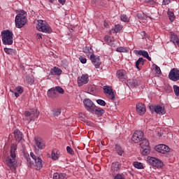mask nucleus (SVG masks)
<instances>
[{"label": "nucleus", "instance_id": "obj_1", "mask_svg": "<svg viewBox=\"0 0 179 179\" xmlns=\"http://www.w3.org/2000/svg\"><path fill=\"white\" fill-rule=\"evenodd\" d=\"M17 148L15 145L13 144L10 147V156L6 159V164L10 170H16L17 167V161L16 160V150Z\"/></svg>", "mask_w": 179, "mask_h": 179}, {"label": "nucleus", "instance_id": "obj_2", "mask_svg": "<svg viewBox=\"0 0 179 179\" xmlns=\"http://www.w3.org/2000/svg\"><path fill=\"white\" fill-rule=\"evenodd\" d=\"M1 40L4 45H12L13 44V32L10 30L1 32Z\"/></svg>", "mask_w": 179, "mask_h": 179}, {"label": "nucleus", "instance_id": "obj_3", "mask_svg": "<svg viewBox=\"0 0 179 179\" xmlns=\"http://www.w3.org/2000/svg\"><path fill=\"white\" fill-rule=\"evenodd\" d=\"M37 22L38 24H36V29L38 30V31L48 34H50L52 31L51 27H50V24H48L47 22L42 20H38Z\"/></svg>", "mask_w": 179, "mask_h": 179}, {"label": "nucleus", "instance_id": "obj_4", "mask_svg": "<svg viewBox=\"0 0 179 179\" xmlns=\"http://www.w3.org/2000/svg\"><path fill=\"white\" fill-rule=\"evenodd\" d=\"M15 22V27H17V29H22V27L27 23V18H26V16L23 14L20 13L16 15Z\"/></svg>", "mask_w": 179, "mask_h": 179}, {"label": "nucleus", "instance_id": "obj_5", "mask_svg": "<svg viewBox=\"0 0 179 179\" xmlns=\"http://www.w3.org/2000/svg\"><path fill=\"white\" fill-rule=\"evenodd\" d=\"M140 146L143 150L141 153L143 156H148L150 153V147L149 146V141L146 138H143L141 141Z\"/></svg>", "mask_w": 179, "mask_h": 179}, {"label": "nucleus", "instance_id": "obj_6", "mask_svg": "<svg viewBox=\"0 0 179 179\" xmlns=\"http://www.w3.org/2000/svg\"><path fill=\"white\" fill-rule=\"evenodd\" d=\"M30 156L33 160H34V166L36 170H41L43 169V159H41V157H37L34 155V152H31Z\"/></svg>", "mask_w": 179, "mask_h": 179}, {"label": "nucleus", "instance_id": "obj_7", "mask_svg": "<svg viewBox=\"0 0 179 179\" xmlns=\"http://www.w3.org/2000/svg\"><path fill=\"white\" fill-rule=\"evenodd\" d=\"M24 114L25 117H30L29 119H27L28 122H30V121H34L36 118H38V115H40V112L37 109H32L30 111H25Z\"/></svg>", "mask_w": 179, "mask_h": 179}, {"label": "nucleus", "instance_id": "obj_8", "mask_svg": "<svg viewBox=\"0 0 179 179\" xmlns=\"http://www.w3.org/2000/svg\"><path fill=\"white\" fill-rule=\"evenodd\" d=\"M35 148L38 149L39 150H43V149H45V141L41 137H35Z\"/></svg>", "mask_w": 179, "mask_h": 179}, {"label": "nucleus", "instance_id": "obj_9", "mask_svg": "<svg viewBox=\"0 0 179 179\" xmlns=\"http://www.w3.org/2000/svg\"><path fill=\"white\" fill-rule=\"evenodd\" d=\"M83 103L87 111H88L89 113L94 111V108L96 107V105L90 99H85L83 101Z\"/></svg>", "mask_w": 179, "mask_h": 179}, {"label": "nucleus", "instance_id": "obj_10", "mask_svg": "<svg viewBox=\"0 0 179 179\" xmlns=\"http://www.w3.org/2000/svg\"><path fill=\"white\" fill-rule=\"evenodd\" d=\"M148 162L153 167H157V169H162V167H163V162L156 157H148Z\"/></svg>", "mask_w": 179, "mask_h": 179}, {"label": "nucleus", "instance_id": "obj_11", "mask_svg": "<svg viewBox=\"0 0 179 179\" xmlns=\"http://www.w3.org/2000/svg\"><path fill=\"white\" fill-rule=\"evenodd\" d=\"M143 139V133L142 131L137 130L134 132L131 137L132 142L134 143H139Z\"/></svg>", "mask_w": 179, "mask_h": 179}, {"label": "nucleus", "instance_id": "obj_12", "mask_svg": "<svg viewBox=\"0 0 179 179\" xmlns=\"http://www.w3.org/2000/svg\"><path fill=\"white\" fill-rule=\"evenodd\" d=\"M169 78L173 82H177V80H179V70L177 69H171L169 72Z\"/></svg>", "mask_w": 179, "mask_h": 179}, {"label": "nucleus", "instance_id": "obj_13", "mask_svg": "<svg viewBox=\"0 0 179 179\" xmlns=\"http://www.w3.org/2000/svg\"><path fill=\"white\" fill-rule=\"evenodd\" d=\"M155 150L157 152H159V153H162V155H166V153H169V152H170V148H169V146L166 145L159 144L155 146Z\"/></svg>", "mask_w": 179, "mask_h": 179}, {"label": "nucleus", "instance_id": "obj_14", "mask_svg": "<svg viewBox=\"0 0 179 179\" xmlns=\"http://www.w3.org/2000/svg\"><path fill=\"white\" fill-rule=\"evenodd\" d=\"M77 82L79 87L89 83V75L83 74L81 76L78 78Z\"/></svg>", "mask_w": 179, "mask_h": 179}, {"label": "nucleus", "instance_id": "obj_15", "mask_svg": "<svg viewBox=\"0 0 179 179\" xmlns=\"http://www.w3.org/2000/svg\"><path fill=\"white\" fill-rule=\"evenodd\" d=\"M136 110L138 115H143L146 113V106L143 103H138L136 105Z\"/></svg>", "mask_w": 179, "mask_h": 179}, {"label": "nucleus", "instance_id": "obj_16", "mask_svg": "<svg viewBox=\"0 0 179 179\" xmlns=\"http://www.w3.org/2000/svg\"><path fill=\"white\" fill-rule=\"evenodd\" d=\"M104 93L106 94L107 97L110 100H115V95H114V92H113V88L110 87H105L103 88Z\"/></svg>", "mask_w": 179, "mask_h": 179}, {"label": "nucleus", "instance_id": "obj_17", "mask_svg": "<svg viewBox=\"0 0 179 179\" xmlns=\"http://www.w3.org/2000/svg\"><path fill=\"white\" fill-rule=\"evenodd\" d=\"M150 110H154L157 113V114H159L160 115H164L166 114V109H164V106H149Z\"/></svg>", "mask_w": 179, "mask_h": 179}, {"label": "nucleus", "instance_id": "obj_18", "mask_svg": "<svg viewBox=\"0 0 179 179\" xmlns=\"http://www.w3.org/2000/svg\"><path fill=\"white\" fill-rule=\"evenodd\" d=\"M116 76L122 82H123V80L128 79V76H127V71L123 69L118 70L116 73Z\"/></svg>", "mask_w": 179, "mask_h": 179}, {"label": "nucleus", "instance_id": "obj_19", "mask_svg": "<svg viewBox=\"0 0 179 179\" xmlns=\"http://www.w3.org/2000/svg\"><path fill=\"white\" fill-rule=\"evenodd\" d=\"M90 59L94 65L95 68L99 69L100 68V65H101V62H100V57L95 56L94 55H91Z\"/></svg>", "mask_w": 179, "mask_h": 179}, {"label": "nucleus", "instance_id": "obj_20", "mask_svg": "<svg viewBox=\"0 0 179 179\" xmlns=\"http://www.w3.org/2000/svg\"><path fill=\"white\" fill-rule=\"evenodd\" d=\"M50 75H52V76H59L61 75V73H62V70H61V69L55 66L52 69H50Z\"/></svg>", "mask_w": 179, "mask_h": 179}, {"label": "nucleus", "instance_id": "obj_21", "mask_svg": "<svg viewBox=\"0 0 179 179\" xmlns=\"http://www.w3.org/2000/svg\"><path fill=\"white\" fill-rule=\"evenodd\" d=\"M104 113H106V110H104V109L101 108H98L97 106H95V108H94V111L91 112L92 114H95L98 117H101V115H103Z\"/></svg>", "mask_w": 179, "mask_h": 179}, {"label": "nucleus", "instance_id": "obj_22", "mask_svg": "<svg viewBox=\"0 0 179 179\" xmlns=\"http://www.w3.org/2000/svg\"><path fill=\"white\" fill-rule=\"evenodd\" d=\"M48 96L50 97V99L58 97V92H57L55 87H52L48 91Z\"/></svg>", "mask_w": 179, "mask_h": 179}, {"label": "nucleus", "instance_id": "obj_23", "mask_svg": "<svg viewBox=\"0 0 179 179\" xmlns=\"http://www.w3.org/2000/svg\"><path fill=\"white\" fill-rule=\"evenodd\" d=\"M14 136L17 142H20V141L23 139V133H22L19 129H15L14 131Z\"/></svg>", "mask_w": 179, "mask_h": 179}, {"label": "nucleus", "instance_id": "obj_24", "mask_svg": "<svg viewBox=\"0 0 179 179\" xmlns=\"http://www.w3.org/2000/svg\"><path fill=\"white\" fill-rule=\"evenodd\" d=\"M170 40L171 43H174V45H178L179 47V39L178 36L174 34H170Z\"/></svg>", "mask_w": 179, "mask_h": 179}, {"label": "nucleus", "instance_id": "obj_25", "mask_svg": "<svg viewBox=\"0 0 179 179\" xmlns=\"http://www.w3.org/2000/svg\"><path fill=\"white\" fill-rule=\"evenodd\" d=\"M66 173H54L52 179H67Z\"/></svg>", "mask_w": 179, "mask_h": 179}, {"label": "nucleus", "instance_id": "obj_26", "mask_svg": "<svg viewBox=\"0 0 179 179\" xmlns=\"http://www.w3.org/2000/svg\"><path fill=\"white\" fill-rule=\"evenodd\" d=\"M59 155H61V152L59 150L55 149L52 151V160H58L59 159Z\"/></svg>", "mask_w": 179, "mask_h": 179}, {"label": "nucleus", "instance_id": "obj_27", "mask_svg": "<svg viewBox=\"0 0 179 179\" xmlns=\"http://www.w3.org/2000/svg\"><path fill=\"white\" fill-rule=\"evenodd\" d=\"M145 60L143 59V58L142 57L138 58V59L136 62V67L137 68V69L141 70V68H142V66H143L145 64Z\"/></svg>", "mask_w": 179, "mask_h": 179}, {"label": "nucleus", "instance_id": "obj_28", "mask_svg": "<svg viewBox=\"0 0 179 179\" xmlns=\"http://www.w3.org/2000/svg\"><path fill=\"white\" fill-rule=\"evenodd\" d=\"M15 92H14V95L16 97H19L20 96V94H22V93H23V92H24V90L23 88V87L22 86H18L17 87H15Z\"/></svg>", "mask_w": 179, "mask_h": 179}, {"label": "nucleus", "instance_id": "obj_29", "mask_svg": "<svg viewBox=\"0 0 179 179\" xmlns=\"http://www.w3.org/2000/svg\"><path fill=\"white\" fill-rule=\"evenodd\" d=\"M83 52H85L87 57H91V55H93V49L89 46H85L83 48Z\"/></svg>", "mask_w": 179, "mask_h": 179}, {"label": "nucleus", "instance_id": "obj_30", "mask_svg": "<svg viewBox=\"0 0 179 179\" xmlns=\"http://www.w3.org/2000/svg\"><path fill=\"white\" fill-rule=\"evenodd\" d=\"M120 169H121V164H120V162H117L112 164V166H111L112 171H118Z\"/></svg>", "mask_w": 179, "mask_h": 179}, {"label": "nucleus", "instance_id": "obj_31", "mask_svg": "<svg viewBox=\"0 0 179 179\" xmlns=\"http://www.w3.org/2000/svg\"><path fill=\"white\" fill-rule=\"evenodd\" d=\"M4 52L8 55H16V50L12 48H4Z\"/></svg>", "mask_w": 179, "mask_h": 179}, {"label": "nucleus", "instance_id": "obj_32", "mask_svg": "<svg viewBox=\"0 0 179 179\" xmlns=\"http://www.w3.org/2000/svg\"><path fill=\"white\" fill-rule=\"evenodd\" d=\"M138 55H142L143 57L148 59V61H152V58L149 57V53L146 50H139Z\"/></svg>", "mask_w": 179, "mask_h": 179}, {"label": "nucleus", "instance_id": "obj_33", "mask_svg": "<svg viewBox=\"0 0 179 179\" xmlns=\"http://www.w3.org/2000/svg\"><path fill=\"white\" fill-rule=\"evenodd\" d=\"M104 41H106V43H107L108 44V45H110L111 47H115V45H114V41L111 40V37L108 36H106L104 37Z\"/></svg>", "mask_w": 179, "mask_h": 179}, {"label": "nucleus", "instance_id": "obj_34", "mask_svg": "<svg viewBox=\"0 0 179 179\" xmlns=\"http://www.w3.org/2000/svg\"><path fill=\"white\" fill-rule=\"evenodd\" d=\"M133 166L134 167H135V169H138L140 170H142L143 169H144L143 164L139 162H134L133 163Z\"/></svg>", "mask_w": 179, "mask_h": 179}, {"label": "nucleus", "instance_id": "obj_35", "mask_svg": "<svg viewBox=\"0 0 179 179\" xmlns=\"http://www.w3.org/2000/svg\"><path fill=\"white\" fill-rule=\"evenodd\" d=\"M131 86L132 87H135L136 86H139L141 85V80H132L131 81L129 82Z\"/></svg>", "mask_w": 179, "mask_h": 179}, {"label": "nucleus", "instance_id": "obj_36", "mask_svg": "<svg viewBox=\"0 0 179 179\" xmlns=\"http://www.w3.org/2000/svg\"><path fill=\"white\" fill-rule=\"evenodd\" d=\"M122 30V25L117 24L115 26L114 29H112L113 33H118Z\"/></svg>", "mask_w": 179, "mask_h": 179}, {"label": "nucleus", "instance_id": "obj_37", "mask_svg": "<svg viewBox=\"0 0 179 179\" xmlns=\"http://www.w3.org/2000/svg\"><path fill=\"white\" fill-rule=\"evenodd\" d=\"M136 16H137L138 19H141V20L144 19V20H146V19H148V15H146L143 13H137Z\"/></svg>", "mask_w": 179, "mask_h": 179}, {"label": "nucleus", "instance_id": "obj_38", "mask_svg": "<svg viewBox=\"0 0 179 179\" xmlns=\"http://www.w3.org/2000/svg\"><path fill=\"white\" fill-rule=\"evenodd\" d=\"M120 18L122 22H124L125 23H128L129 22V18L127 16V15H121Z\"/></svg>", "mask_w": 179, "mask_h": 179}, {"label": "nucleus", "instance_id": "obj_39", "mask_svg": "<svg viewBox=\"0 0 179 179\" xmlns=\"http://www.w3.org/2000/svg\"><path fill=\"white\" fill-rule=\"evenodd\" d=\"M61 108H57V109H54L52 110V115L55 117H58L59 115H61Z\"/></svg>", "mask_w": 179, "mask_h": 179}, {"label": "nucleus", "instance_id": "obj_40", "mask_svg": "<svg viewBox=\"0 0 179 179\" xmlns=\"http://www.w3.org/2000/svg\"><path fill=\"white\" fill-rule=\"evenodd\" d=\"M152 66L157 75H160V73H162V70H160V67H159V66L157 64H153Z\"/></svg>", "mask_w": 179, "mask_h": 179}, {"label": "nucleus", "instance_id": "obj_41", "mask_svg": "<svg viewBox=\"0 0 179 179\" xmlns=\"http://www.w3.org/2000/svg\"><path fill=\"white\" fill-rule=\"evenodd\" d=\"M117 52H128V48L124 47H118L116 48Z\"/></svg>", "mask_w": 179, "mask_h": 179}, {"label": "nucleus", "instance_id": "obj_42", "mask_svg": "<svg viewBox=\"0 0 179 179\" xmlns=\"http://www.w3.org/2000/svg\"><path fill=\"white\" fill-rule=\"evenodd\" d=\"M115 149L117 152V154L120 155V156H122V154L124 153V151L122 150V148H121V147L118 145H115Z\"/></svg>", "mask_w": 179, "mask_h": 179}, {"label": "nucleus", "instance_id": "obj_43", "mask_svg": "<svg viewBox=\"0 0 179 179\" xmlns=\"http://www.w3.org/2000/svg\"><path fill=\"white\" fill-rule=\"evenodd\" d=\"M55 89L57 93H59L60 94H64V93H65L64 89L59 86L55 87Z\"/></svg>", "mask_w": 179, "mask_h": 179}, {"label": "nucleus", "instance_id": "obj_44", "mask_svg": "<svg viewBox=\"0 0 179 179\" xmlns=\"http://www.w3.org/2000/svg\"><path fill=\"white\" fill-rule=\"evenodd\" d=\"M168 15L169 17V20H171V22H174V13L171 12V11H168Z\"/></svg>", "mask_w": 179, "mask_h": 179}, {"label": "nucleus", "instance_id": "obj_45", "mask_svg": "<svg viewBox=\"0 0 179 179\" xmlns=\"http://www.w3.org/2000/svg\"><path fill=\"white\" fill-rule=\"evenodd\" d=\"M114 179H125V175L124 173H117Z\"/></svg>", "mask_w": 179, "mask_h": 179}, {"label": "nucleus", "instance_id": "obj_46", "mask_svg": "<svg viewBox=\"0 0 179 179\" xmlns=\"http://www.w3.org/2000/svg\"><path fill=\"white\" fill-rule=\"evenodd\" d=\"M173 90L176 96H177V97H179V87L177 85H173Z\"/></svg>", "mask_w": 179, "mask_h": 179}, {"label": "nucleus", "instance_id": "obj_47", "mask_svg": "<svg viewBox=\"0 0 179 179\" xmlns=\"http://www.w3.org/2000/svg\"><path fill=\"white\" fill-rule=\"evenodd\" d=\"M96 103L97 104H99V106H101L102 107L106 106V101L103 99H97Z\"/></svg>", "mask_w": 179, "mask_h": 179}, {"label": "nucleus", "instance_id": "obj_48", "mask_svg": "<svg viewBox=\"0 0 179 179\" xmlns=\"http://www.w3.org/2000/svg\"><path fill=\"white\" fill-rule=\"evenodd\" d=\"M79 61L81 62V64H86V62H87V59L83 56H80L79 57Z\"/></svg>", "mask_w": 179, "mask_h": 179}, {"label": "nucleus", "instance_id": "obj_49", "mask_svg": "<svg viewBox=\"0 0 179 179\" xmlns=\"http://www.w3.org/2000/svg\"><path fill=\"white\" fill-rule=\"evenodd\" d=\"M66 151L69 155H73L75 153L72 148H71L70 146L66 147Z\"/></svg>", "mask_w": 179, "mask_h": 179}, {"label": "nucleus", "instance_id": "obj_50", "mask_svg": "<svg viewBox=\"0 0 179 179\" xmlns=\"http://www.w3.org/2000/svg\"><path fill=\"white\" fill-rule=\"evenodd\" d=\"M27 162L28 163L29 167H31V166H33V164L31 163V159H30V157H27Z\"/></svg>", "mask_w": 179, "mask_h": 179}, {"label": "nucleus", "instance_id": "obj_51", "mask_svg": "<svg viewBox=\"0 0 179 179\" xmlns=\"http://www.w3.org/2000/svg\"><path fill=\"white\" fill-rule=\"evenodd\" d=\"M92 5H96L100 3L101 0H91Z\"/></svg>", "mask_w": 179, "mask_h": 179}, {"label": "nucleus", "instance_id": "obj_52", "mask_svg": "<svg viewBox=\"0 0 179 179\" xmlns=\"http://www.w3.org/2000/svg\"><path fill=\"white\" fill-rule=\"evenodd\" d=\"M170 3V0H163L162 5H169Z\"/></svg>", "mask_w": 179, "mask_h": 179}, {"label": "nucleus", "instance_id": "obj_53", "mask_svg": "<svg viewBox=\"0 0 179 179\" xmlns=\"http://www.w3.org/2000/svg\"><path fill=\"white\" fill-rule=\"evenodd\" d=\"M58 1L61 3V5H65L66 0H58Z\"/></svg>", "mask_w": 179, "mask_h": 179}, {"label": "nucleus", "instance_id": "obj_54", "mask_svg": "<svg viewBox=\"0 0 179 179\" xmlns=\"http://www.w3.org/2000/svg\"><path fill=\"white\" fill-rule=\"evenodd\" d=\"M37 38H38V40H41V38H43V34H37Z\"/></svg>", "mask_w": 179, "mask_h": 179}, {"label": "nucleus", "instance_id": "obj_55", "mask_svg": "<svg viewBox=\"0 0 179 179\" xmlns=\"http://www.w3.org/2000/svg\"><path fill=\"white\" fill-rule=\"evenodd\" d=\"M103 26L106 28H108V23H107V22H104Z\"/></svg>", "mask_w": 179, "mask_h": 179}, {"label": "nucleus", "instance_id": "obj_56", "mask_svg": "<svg viewBox=\"0 0 179 179\" xmlns=\"http://www.w3.org/2000/svg\"><path fill=\"white\" fill-rule=\"evenodd\" d=\"M145 2H147V3H149V2H152V1H153V0H144Z\"/></svg>", "mask_w": 179, "mask_h": 179}, {"label": "nucleus", "instance_id": "obj_57", "mask_svg": "<svg viewBox=\"0 0 179 179\" xmlns=\"http://www.w3.org/2000/svg\"><path fill=\"white\" fill-rule=\"evenodd\" d=\"M49 2H50V3H54V0H49Z\"/></svg>", "mask_w": 179, "mask_h": 179}, {"label": "nucleus", "instance_id": "obj_58", "mask_svg": "<svg viewBox=\"0 0 179 179\" xmlns=\"http://www.w3.org/2000/svg\"><path fill=\"white\" fill-rule=\"evenodd\" d=\"M142 34H143V36H146V32L143 31Z\"/></svg>", "mask_w": 179, "mask_h": 179}, {"label": "nucleus", "instance_id": "obj_59", "mask_svg": "<svg viewBox=\"0 0 179 179\" xmlns=\"http://www.w3.org/2000/svg\"><path fill=\"white\" fill-rule=\"evenodd\" d=\"M21 13H22V15L24 14V10H22L21 11Z\"/></svg>", "mask_w": 179, "mask_h": 179}, {"label": "nucleus", "instance_id": "obj_60", "mask_svg": "<svg viewBox=\"0 0 179 179\" xmlns=\"http://www.w3.org/2000/svg\"><path fill=\"white\" fill-rule=\"evenodd\" d=\"M0 44H1V40H0Z\"/></svg>", "mask_w": 179, "mask_h": 179}]
</instances>
